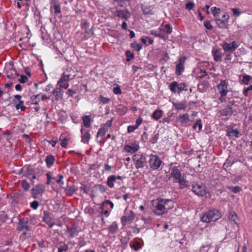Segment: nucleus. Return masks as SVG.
<instances>
[{"mask_svg": "<svg viewBox=\"0 0 252 252\" xmlns=\"http://www.w3.org/2000/svg\"><path fill=\"white\" fill-rule=\"evenodd\" d=\"M152 204V211L156 216H161L165 214L174 207L173 200L160 197L154 200Z\"/></svg>", "mask_w": 252, "mask_h": 252, "instance_id": "nucleus-1", "label": "nucleus"}, {"mask_svg": "<svg viewBox=\"0 0 252 252\" xmlns=\"http://www.w3.org/2000/svg\"><path fill=\"white\" fill-rule=\"evenodd\" d=\"M214 20L217 26L221 29L226 28L229 19L227 13L221 12L220 8L216 6L211 8Z\"/></svg>", "mask_w": 252, "mask_h": 252, "instance_id": "nucleus-2", "label": "nucleus"}, {"mask_svg": "<svg viewBox=\"0 0 252 252\" xmlns=\"http://www.w3.org/2000/svg\"><path fill=\"white\" fill-rule=\"evenodd\" d=\"M170 175V177L173 178V182L179 184L180 189H183L189 186V182L186 180L182 176L178 167H173L171 170Z\"/></svg>", "mask_w": 252, "mask_h": 252, "instance_id": "nucleus-3", "label": "nucleus"}, {"mask_svg": "<svg viewBox=\"0 0 252 252\" xmlns=\"http://www.w3.org/2000/svg\"><path fill=\"white\" fill-rule=\"evenodd\" d=\"M75 75V72L73 69L71 68H67L62 74L58 81L57 86L62 87L63 89H67L69 86V80L73 79Z\"/></svg>", "mask_w": 252, "mask_h": 252, "instance_id": "nucleus-4", "label": "nucleus"}, {"mask_svg": "<svg viewBox=\"0 0 252 252\" xmlns=\"http://www.w3.org/2000/svg\"><path fill=\"white\" fill-rule=\"evenodd\" d=\"M221 217V215L219 211L215 209H210L204 214L200 215L201 220L206 223L215 221L220 219Z\"/></svg>", "mask_w": 252, "mask_h": 252, "instance_id": "nucleus-5", "label": "nucleus"}, {"mask_svg": "<svg viewBox=\"0 0 252 252\" xmlns=\"http://www.w3.org/2000/svg\"><path fill=\"white\" fill-rule=\"evenodd\" d=\"M132 160L137 169L143 168L147 163L146 158L143 154L134 155L132 157Z\"/></svg>", "mask_w": 252, "mask_h": 252, "instance_id": "nucleus-6", "label": "nucleus"}, {"mask_svg": "<svg viewBox=\"0 0 252 252\" xmlns=\"http://www.w3.org/2000/svg\"><path fill=\"white\" fill-rule=\"evenodd\" d=\"M162 163V161L158 155L153 154L150 155L149 164L150 168L152 170L158 169Z\"/></svg>", "mask_w": 252, "mask_h": 252, "instance_id": "nucleus-7", "label": "nucleus"}, {"mask_svg": "<svg viewBox=\"0 0 252 252\" xmlns=\"http://www.w3.org/2000/svg\"><path fill=\"white\" fill-rule=\"evenodd\" d=\"M45 187L42 184L37 185L32 189V195L34 199H38L41 197L45 191Z\"/></svg>", "mask_w": 252, "mask_h": 252, "instance_id": "nucleus-8", "label": "nucleus"}, {"mask_svg": "<svg viewBox=\"0 0 252 252\" xmlns=\"http://www.w3.org/2000/svg\"><path fill=\"white\" fill-rule=\"evenodd\" d=\"M239 46L238 43L235 41L229 43L226 42H223L221 45L222 49L226 52H233Z\"/></svg>", "mask_w": 252, "mask_h": 252, "instance_id": "nucleus-9", "label": "nucleus"}, {"mask_svg": "<svg viewBox=\"0 0 252 252\" xmlns=\"http://www.w3.org/2000/svg\"><path fill=\"white\" fill-rule=\"evenodd\" d=\"M192 190L196 195L199 196L205 195L207 197V192L205 189V187L203 186L198 184H193L192 186Z\"/></svg>", "mask_w": 252, "mask_h": 252, "instance_id": "nucleus-10", "label": "nucleus"}, {"mask_svg": "<svg viewBox=\"0 0 252 252\" xmlns=\"http://www.w3.org/2000/svg\"><path fill=\"white\" fill-rule=\"evenodd\" d=\"M228 83L225 80H221L217 86L220 95H226L228 93Z\"/></svg>", "mask_w": 252, "mask_h": 252, "instance_id": "nucleus-11", "label": "nucleus"}, {"mask_svg": "<svg viewBox=\"0 0 252 252\" xmlns=\"http://www.w3.org/2000/svg\"><path fill=\"white\" fill-rule=\"evenodd\" d=\"M17 230L19 231H22L26 230L28 231L30 230L28 226V220L27 218L25 219H19L18 223L16 228Z\"/></svg>", "mask_w": 252, "mask_h": 252, "instance_id": "nucleus-12", "label": "nucleus"}, {"mask_svg": "<svg viewBox=\"0 0 252 252\" xmlns=\"http://www.w3.org/2000/svg\"><path fill=\"white\" fill-rule=\"evenodd\" d=\"M186 58L184 56L181 57L179 63L176 65L175 72L178 75H181L184 70V64Z\"/></svg>", "mask_w": 252, "mask_h": 252, "instance_id": "nucleus-13", "label": "nucleus"}, {"mask_svg": "<svg viewBox=\"0 0 252 252\" xmlns=\"http://www.w3.org/2000/svg\"><path fill=\"white\" fill-rule=\"evenodd\" d=\"M115 14L118 17L127 20L130 17V13L126 9L117 10Z\"/></svg>", "mask_w": 252, "mask_h": 252, "instance_id": "nucleus-14", "label": "nucleus"}, {"mask_svg": "<svg viewBox=\"0 0 252 252\" xmlns=\"http://www.w3.org/2000/svg\"><path fill=\"white\" fill-rule=\"evenodd\" d=\"M234 113L232 107L229 105H226L223 109L220 111V116L229 117Z\"/></svg>", "mask_w": 252, "mask_h": 252, "instance_id": "nucleus-15", "label": "nucleus"}, {"mask_svg": "<svg viewBox=\"0 0 252 252\" xmlns=\"http://www.w3.org/2000/svg\"><path fill=\"white\" fill-rule=\"evenodd\" d=\"M144 245V242L141 238H136L132 245H130V247L134 251H137L142 248Z\"/></svg>", "mask_w": 252, "mask_h": 252, "instance_id": "nucleus-16", "label": "nucleus"}, {"mask_svg": "<svg viewBox=\"0 0 252 252\" xmlns=\"http://www.w3.org/2000/svg\"><path fill=\"white\" fill-rule=\"evenodd\" d=\"M62 89H63V88L57 86L56 88L53 91V94L56 100L62 99L63 95Z\"/></svg>", "mask_w": 252, "mask_h": 252, "instance_id": "nucleus-17", "label": "nucleus"}, {"mask_svg": "<svg viewBox=\"0 0 252 252\" xmlns=\"http://www.w3.org/2000/svg\"><path fill=\"white\" fill-rule=\"evenodd\" d=\"M81 142L85 144H88L91 138V135L89 131L81 129Z\"/></svg>", "mask_w": 252, "mask_h": 252, "instance_id": "nucleus-18", "label": "nucleus"}, {"mask_svg": "<svg viewBox=\"0 0 252 252\" xmlns=\"http://www.w3.org/2000/svg\"><path fill=\"white\" fill-rule=\"evenodd\" d=\"M212 55L214 59L216 62H220L222 60V53L220 49H215L213 50Z\"/></svg>", "mask_w": 252, "mask_h": 252, "instance_id": "nucleus-19", "label": "nucleus"}, {"mask_svg": "<svg viewBox=\"0 0 252 252\" xmlns=\"http://www.w3.org/2000/svg\"><path fill=\"white\" fill-rule=\"evenodd\" d=\"M177 121L181 124H188L189 122V116L188 114H185L179 116L177 118Z\"/></svg>", "mask_w": 252, "mask_h": 252, "instance_id": "nucleus-20", "label": "nucleus"}, {"mask_svg": "<svg viewBox=\"0 0 252 252\" xmlns=\"http://www.w3.org/2000/svg\"><path fill=\"white\" fill-rule=\"evenodd\" d=\"M229 220L234 224L238 225V218L236 213L234 211H231L229 214Z\"/></svg>", "mask_w": 252, "mask_h": 252, "instance_id": "nucleus-21", "label": "nucleus"}, {"mask_svg": "<svg viewBox=\"0 0 252 252\" xmlns=\"http://www.w3.org/2000/svg\"><path fill=\"white\" fill-rule=\"evenodd\" d=\"M173 105L175 109L178 111L184 110L187 107V105L185 102H173Z\"/></svg>", "mask_w": 252, "mask_h": 252, "instance_id": "nucleus-22", "label": "nucleus"}, {"mask_svg": "<svg viewBox=\"0 0 252 252\" xmlns=\"http://www.w3.org/2000/svg\"><path fill=\"white\" fill-rule=\"evenodd\" d=\"M66 231L69 234V237L71 238H73L74 236H77L79 233V231L77 228L75 227H67Z\"/></svg>", "mask_w": 252, "mask_h": 252, "instance_id": "nucleus-23", "label": "nucleus"}, {"mask_svg": "<svg viewBox=\"0 0 252 252\" xmlns=\"http://www.w3.org/2000/svg\"><path fill=\"white\" fill-rule=\"evenodd\" d=\"M116 181V176L115 175L109 176L107 180V185L110 188H113L114 187V182Z\"/></svg>", "mask_w": 252, "mask_h": 252, "instance_id": "nucleus-24", "label": "nucleus"}, {"mask_svg": "<svg viewBox=\"0 0 252 252\" xmlns=\"http://www.w3.org/2000/svg\"><path fill=\"white\" fill-rule=\"evenodd\" d=\"M55 161V157L52 155L48 156L45 158V162L47 166L49 168L51 167L53 165Z\"/></svg>", "mask_w": 252, "mask_h": 252, "instance_id": "nucleus-25", "label": "nucleus"}, {"mask_svg": "<svg viewBox=\"0 0 252 252\" xmlns=\"http://www.w3.org/2000/svg\"><path fill=\"white\" fill-rule=\"evenodd\" d=\"M208 88L207 82H200L198 85V90L200 92L203 93L206 91Z\"/></svg>", "mask_w": 252, "mask_h": 252, "instance_id": "nucleus-26", "label": "nucleus"}, {"mask_svg": "<svg viewBox=\"0 0 252 252\" xmlns=\"http://www.w3.org/2000/svg\"><path fill=\"white\" fill-rule=\"evenodd\" d=\"M108 229L109 233L111 234L116 233L118 230V225L117 222L116 221L113 222L112 224L109 226Z\"/></svg>", "mask_w": 252, "mask_h": 252, "instance_id": "nucleus-27", "label": "nucleus"}, {"mask_svg": "<svg viewBox=\"0 0 252 252\" xmlns=\"http://www.w3.org/2000/svg\"><path fill=\"white\" fill-rule=\"evenodd\" d=\"M163 111L162 110L157 109L152 114V118L155 120H158L161 117Z\"/></svg>", "mask_w": 252, "mask_h": 252, "instance_id": "nucleus-28", "label": "nucleus"}, {"mask_svg": "<svg viewBox=\"0 0 252 252\" xmlns=\"http://www.w3.org/2000/svg\"><path fill=\"white\" fill-rule=\"evenodd\" d=\"M178 83L177 81H173L170 84L169 88L172 93L176 94L178 93Z\"/></svg>", "mask_w": 252, "mask_h": 252, "instance_id": "nucleus-29", "label": "nucleus"}, {"mask_svg": "<svg viewBox=\"0 0 252 252\" xmlns=\"http://www.w3.org/2000/svg\"><path fill=\"white\" fill-rule=\"evenodd\" d=\"M40 96V94L32 95L30 98L31 103L36 105H38L41 100Z\"/></svg>", "mask_w": 252, "mask_h": 252, "instance_id": "nucleus-30", "label": "nucleus"}, {"mask_svg": "<svg viewBox=\"0 0 252 252\" xmlns=\"http://www.w3.org/2000/svg\"><path fill=\"white\" fill-rule=\"evenodd\" d=\"M139 149V146H132L130 145H126L125 146V150L128 153H134L137 151Z\"/></svg>", "mask_w": 252, "mask_h": 252, "instance_id": "nucleus-31", "label": "nucleus"}, {"mask_svg": "<svg viewBox=\"0 0 252 252\" xmlns=\"http://www.w3.org/2000/svg\"><path fill=\"white\" fill-rule=\"evenodd\" d=\"M226 135L229 137H235L236 138H238L239 137V132L236 129H231L227 131Z\"/></svg>", "mask_w": 252, "mask_h": 252, "instance_id": "nucleus-32", "label": "nucleus"}, {"mask_svg": "<svg viewBox=\"0 0 252 252\" xmlns=\"http://www.w3.org/2000/svg\"><path fill=\"white\" fill-rule=\"evenodd\" d=\"M84 126L86 127H89L91 126V118L90 116H84L82 118Z\"/></svg>", "mask_w": 252, "mask_h": 252, "instance_id": "nucleus-33", "label": "nucleus"}, {"mask_svg": "<svg viewBox=\"0 0 252 252\" xmlns=\"http://www.w3.org/2000/svg\"><path fill=\"white\" fill-rule=\"evenodd\" d=\"M153 7L151 5H145L142 7V11L144 14H151Z\"/></svg>", "mask_w": 252, "mask_h": 252, "instance_id": "nucleus-34", "label": "nucleus"}, {"mask_svg": "<svg viewBox=\"0 0 252 252\" xmlns=\"http://www.w3.org/2000/svg\"><path fill=\"white\" fill-rule=\"evenodd\" d=\"M53 6L55 14L57 15L61 14V10L60 3L58 1H55L53 4Z\"/></svg>", "mask_w": 252, "mask_h": 252, "instance_id": "nucleus-35", "label": "nucleus"}, {"mask_svg": "<svg viewBox=\"0 0 252 252\" xmlns=\"http://www.w3.org/2000/svg\"><path fill=\"white\" fill-rule=\"evenodd\" d=\"M109 204L110 206V207L111 209H113L114 207V204L113 203L109 200H105L101 204V206L100 207V210L102 211L104 209L105 206L106 205Z\"/></svg>", "mask_w": 252, "mask_h": 252, "instance_id": "nucleus-36", "label": "nucleus"}, {"mask_svg": "<svg viewBox=\"0 0 252 252\" xmlns=\"http://www.w3.org/2000/svg\"><path fill=\"white\" fill-rule=\"evenodd\" d=\"M202 127V124L201 123V120L199 119L196 121V123L193 125V128L197 130V128H198V131H200Z\"/></svg>", "mask_w": 252, "mask_h": 252, "instance_id": "nucleus-37", "label": "nucleus"}, {"mask_svg": "<svg viewBox=\"0 0 252 252\" xmlns=\"http://www.w3.org/2000/svg\"><path fill=\"white\" fill-rule=\"evenodd\" d=\"M21 185L25 191H28L30 187V184L25 180H23L21 182Z\"/></svg>", "mask_w": 252, "mask_h": 252, "instance_id": "nucleus-38", "label": "nucleus"}, {"mask_svg": "<svg viewBox=\"0 0 252 252\" xmlns=\"http://www.w3.org/2000/svg\"><path fill=\"white\" fill-rule=\"evenodd\" d=\"M65 190L67 195H71L76 191V189L74 187L70 186L66 188Z\"/></svg>", "mask_w": 252, "mask_h": 252, "instance_id": "nucleus-39", "label": "nucleus"}, {"mask_svg": "<svg viewBox=\"0 0 252 252\" xmlns=\"http://www.w3.org/2000/svg\"><path fill=\"white\" fill-rule=\"evenodd\" d=\"M178 93H181L183 91H187V86L185 83H181L180 84L178 83Z\"/></svg>", "mask_w": 252, "mask_h": 252, "instance_id": "nucleus-40", "label": "nucleus"}, {"mask_svg": "<svg viewBox=\"0 0 252 252\" xmlns=\"http://www.w3.org/2000/svg\"><path fill=\"white\" fill-rule=\"evenodd\" d=\"M15 108L16 110L20 108L21 111H25L26 107L24 105V102L23 100L19 101L18 103L15 104Z\"/></svg>", "mask_w": 252, "mask_h": 252, "instance_id": "nucleus-41", "label": "nucleus"}, {"mask_svg": "<svg viewBox=\"0 0 252 252\" xmlns=\"http://www.w3.org/2000/svg\"><path fill=\"white\" fill-rule=\"evenodd\" d=\"M129 240V237L128 236L123 237L121 240L120 242L123 246L124 248H125L127 246V244Z\"/></svg>", "mask_w": 252, "mask_h": 252, "instance_id": "nucleus-42", "label": "nucleus"}, {"mask_svg": "<svg viewBox=\"0 0 252 252\" xmlns=\"http://www.w3.org/2000/svg\"><path fill=\"white\" fill-rule=\"evenodd\" d=\"M150 33L152 35L159 37L162 39H165L164 35L163 34H162L160 31L158 32L155 30H152L151 31Z\"/></svg>", "mask_w": 252, "mask_h": 252, "instance_id": "nucleus-43", "label": "nucleus"}, {"mask_svg": "<svg viewBox=\"0 0 252 252\" xmlns=\"http://www.w3.org/2000/svg\"><path fill=\"white\" fill-rule=\"evenodd\" d=\"M108 130V128H106L105 127H100L97 133V137L104 136Z\"/></svg>", "mask_w": 252, "mask_h": 252, "instance_id": "nucleus-44", "label": "nucleus"}, {"mask_svg": "<svg viewBox=\"0 0 252 252\" xmlns=\"http://www.w3.org/2000/svg\"><path fill=\"white\" fill-rule=\"evenodd\" d=\"M130 46L137 51H139L142 48L141 44L136 42L131 43Z\"/></svg>", "mask_w": 252, "mask_h": 252, "instance_id": "nucleus-45", "label": "nucleus"}, {"mask_svg": "<svg viewBox=\"0 0 252 252\" xmlns=\"http://www.w3.org/2000/svg\"><path fill=\"white\" fill-rule=\"evenodd\" d=\"M252 78L249 75H245L243 76L242 82L245 85H248L250 82V80L252 79Z\"/></svg>", "mask_w": 252, "mask_h": 252, "instance_id": "nucleus-46", "label": "nucleus"}, {"mask_svg": "<svg viewBox=\"0 0 252 252\" xmlns=\"http://www.w3.org/2000/svg\"><path fill=\"white\" fill-rule=\"evenodd\" d=\"M43 220L48 224H49V223L51 221V218L50 217V215L48 212H44Z\"/></svg>", "mask_w": 252, "mask_h": 252, "instance_id": "nucleus-47", "label": "nucleus"}, {"mask_svg": "<svg viewBox=\"0 0 252 252\" xmlns=\"http://www.w3.org/2000/svg\"><path fill=\"white\" fill-rule=\"evenodd\" d=\"M228 189H229V190H230L235 193L239 192L241 190V188L239 187V186L230 187H228Z\"/></svg>", "mask_w": 252, "mask_h": 252, "instance_id": "nucleus-48", "label": "nucleus"}, {"mask_svg": "<svg viewBox=\"0 0 252 252\" xmlns=\"http://www.w3.org/2000/svg\"><path fill=\"white\" fill-rule=\"evenodd\" d=\"M126 55L127 57L126 61L127 62H129L132 59L134 58V54L129 50L126 51Z\"/></svg>", "mask_w": 252, "mask_h": 252, "instance_id": "nucleus-49", "label": "nucleus"}, {"mask_svg": "<svg viewBox=\"0 0 252 252\" xmlns=\"http://www.w3.org/2000/svg\"><path fill=\"white\" fill-rule=\"evenodd\" d=\"M46 176H47V182L46 184L47 185H50V183H51V179H53V180H55L56 179V177L55 176H51V172L47 173L46 174Z\"/></svg>", "mask_w": 252, "mask_h": 252, "instance_id": "nucleus-50", "label": "nucleus"}, {"mask_svg": "<svg viewBox=\"0 0 252 252\" xmlns=\"http://www.w3.org/2000/svg\"><path fill=\"white\" fill-rule=\"evenodd\" d=\"M134 217H135V214L134 213H133V212L132 211H130L129 214L128 215V216H126V220H128V222L129 221H130L131 220H132L134 218Z\"/></svg>", "mask_w": 252, "mask_h": 252, "instance_id": "nucleus-51", "label": "nucleus"}, {"mask_svg": "<svg viewBox=\"0 0 252 252\" xmlns=\"http://www.w3.org/2000/svg\"><path fill=\"white\" fill-rule=\"evenodd\" d=\"M204 26L206 29L209 30H212L213 29V26L211 25L210 22L209 21H205L204 22Z\"/></svg>", "mask_w": 252, "mask_h": 252, "instance_id": "nucleus-52", "label": "nucleus"}, {"mask_svg": "<svg viewBox=\"0 0 252 252\" xmlns=\"http://www.w3.org/2000/svg\"><path fill=\"white\" fill-rule=\"evenodd\" d=\"M163 31H165V32L168 34L171 33L172 32V29L170 28L169 24H166L165 25L164 29Z\"/></svg>", "mask_w": 252, "mask_h": 252, "instance_id": "nucleus-53", "label": "nucleus"}, {"mask_svg": "<svg viewBox=\"0 0 252 252\" xmlns=\"http://www.w3.org/2000/svg\"><path fill=\"white\" fill-rule=\"evenodd\" d=\"M233 14L234 16H238L241 14V10L240 8H234L231 9Z\"/></svg>", "mask_w": 252, "mask_h": 252, "instance_id": "nucleus-54", "label": "nucleus"}, {"mask_svg": "<svg viewBox=\"0 0 252 252\" xmlns=\"http://www.w3.org/2000/svg\"><path fill=\"white\" fill-rule=\"evenodd\" d=\"M96 188L97 189L99 190L101 193H103V192H105V191H106V189H105V186H104L103 185H101V184L96 185Z\"/></svg>", "mask_w": 252, "mask_h": 252, "instance_id": "nucleus-55", "label": "nucleus"}, {"mask_svg": "<svg viewBox=\"0 0 252 252\" xmlns=\"http://www.w3.org/2000/svg\"><path fill=\"white\" fill-rule=\"evenodd\" d=\"M113 93L116 94H122V91L119 86L117 85L113 88Z\"/></svg>", "mask_w": 252, "mask_h": 252, "instance_id": "nucleus-56", "label": "nucleus"}, {"mask_svg": "<svg viewBox=\"0 0 252 252\" xmlns=\"http://www.w3.org/2000/svg\"><path fill=\"white\" fill-rule=\"evenodd\" d=\"M252 90V85L245 88L243 91V94L245 96H247L249 94V92Z\"/></svg>", "mask_w": 252, "mask_h": 252, "instance_id": "nucleus-57", "label": "nucleus"}, {"mask_svg": "<svg viewBox=\"0 0 252 252\" xmlns=\"http://www.w3.org/2000/svg\"><path fill=\"white\" fill-rule=\"evenodd\" d=\"M138 128L137 126H129L127 127V132L128 133H131L133 132L135 130Z\"/></svg>", "mask_w": 252, "mask_h": 252, "instance_id": "nucleus-58", "label": "nucleus"}, {"mask_svg": "<svg viewBox=\"0 0 252 252\" xmlns=\"http://www.w3.org/2000/svg\"><path fill=\"white\" fill-rule=\"evenodd\" d=\"M28 80V78L26 76L24 75H21L20 76V79H19V81L21 83H25L27 82Z\"/></svg>", "mask_w": 252, "mask_h": 252, "instance_id": "nucleus-59", "label": "nucleus"}, {"mask_svg": "<svg viewBox=\"0 0 252 252\" xmlns=\"http://www.w3.org/2000/svg\"><path fill=\"white\" fill-rule=\"evenodd\" d=\"M30 205L32 209L36 210L39 206V203L37 201L35 200L31 202Z\"/></svg>", "mask_w": 252, "mask_h": 252, "instance_id": "nucleus-60", "label": "nucleus"}, {"mask_svg": "<svg viewBox=\"0 0 252 252\" xmlns=\"http://www.w3.org/2000/svg\"><path fill=\"white\" fill-rule=\"evenodd\" d=\"M99 98L100 101L103 104H107L110 102V99L105 97L102 95H100Z\"/></svg>", "mask_w": 252, "mask_h": 252, "instance_id": "nucleus-61", "label": "nucleus"}, {"mask_svg": "<svg viewBox=\"0 0 252 252\" xmlns=\"http://www.w3.org/2000/svg\"><path fill=\"white\" fill-rule=\"evenodd\" d=\"M68 249V246L64 244L62 247L58 248V252H66Z\"/></svg>", "mask_w": 252, "mask_h": 252, "instance_id": "nucleus-62", "label": "nucleus"}, {"mask_svg": "<svg viewBox=\"0 0 252 252\" xmlns=\"http://www.w3.org/2000/svg\"><path fill=\"white\" fill-rule=\"evenodd\" d=\"M66 94H67L70 96H73L74 94L77 93L76 91L75 90H73L69 89L66 92Z\"/></svg>", "mask_w": 252, "mask_h": 252, "instance_id": "nucleus-63", "label": "nucleus"}, {"mask_svg": "<svg viewBox=\"0 0 252 252\" xmlns=\"http://www.w3.org/2000/svg\"><path fill=\"white\" fill-rule=\"evenodd\" d=\"M195 5L194 3L192 2H189L187 3L186 5V9L191 10L193 9V8L194 7Z\"/></svg>", "mask_w": 252, "mask_h": 252, "instance_id": "nucleus-64", "label": "nucleus"}]
</instances>
